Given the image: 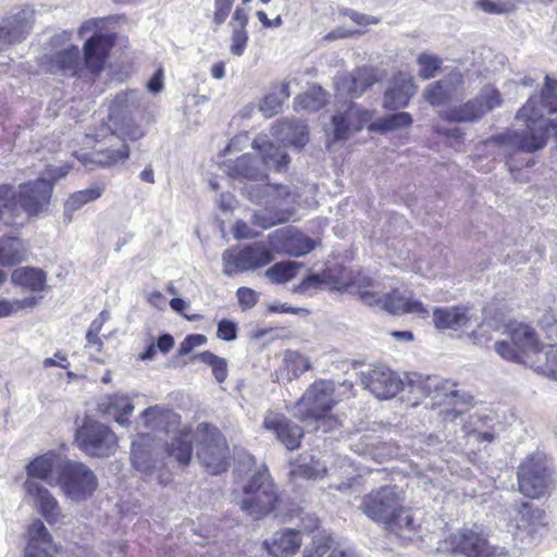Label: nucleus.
I'll return each mask as SVG.
<instances>
[{"label":"nucleus","mask_w":557,"mask_h":557,"mask_svg":"<svg viewBox=\"0 0 557 557\" xmlns=\"http://www.w3.org/2000/svg\"><path fill=\"white\" fill-rule=\"evenodd\" d=\"M557 79L545 76L541 89L530 96L516 114L525 129L513 132L511 144L521 151L533 152L542 149L549 135L557 136Z\"/></svg>","instance_id":"obj_1"},{"label":"nucleus","mask_w":557,"mask_h":557,"mask_svg":"<svg viewBox=\"0 0 557 557\" xmlns=\"http://www.w3.org/2000/svg\"><path fill=\"white\" fill-rule=\"evenodd\" d=\"M196 446L199 462L212 474L224 472L228 467V447L225 437L215 428L207 423L199 424L191 433L181 431L168 447L169 456L180 465L187 466L193 455L191 443Z\"/></svg>","instance_id":"obj_2"},{"label":"nucleus","mask_w":557,"mask_h":557,"mask_svg":"<svg viewBox=\"0 0 557 557\" xmlns=\"http://www.w3.org/2000/svg\"><path fill=\"white\" fill-rule=\"evenodd\" d=\"M416 387L425 397H431L433 405L451 407L443 411L445 421L455 422L462 418L465 410L472 401V397L460 394L455 384L444 382L437 376H428L417 383ZM463 420V419H461ZM487 419L480 414H470L462 425L465 436L474 442H493L495 434L486 425Z\"/></svg>","instance_id":"obj_3"},{"label":"nucleus","mask_w":557,"mask_h":557,"mask_svg":"<svg viewBox=\"0 0 557 557\" xmlns=\"http://www.w3.org/2000/svg\"><path fill=\"white\" fill-rule=\"evenodd\" d=\"M113 42L112 35L95 33L84 45V59L77 46H70L46 57L48 70L53 74L75 76L86 66L91 73H99Z\"/></svg>","instance_id":"obj_4"},{"label":"nucleus","mask_w":557,"mask_h":557,"mask_svg":"<svg viewBox=\"0 0 557 557\" xmlns=\"http://www.w3.org/2000/svg\"><path fill=\"white\" fill-rule=\"evenodd\" d=\"M500 520L510 529L515 545L508 549L523 550L535 547L547 532L546 512L528 502H515L504 509Z\"/></svg>","instance_id":"obj_5"},{"label":"nucleus","mask_w":557,"mask_h":557,"mask_svg":"<svg viewBox=\"0 0 557 557\" xmlns=\"http://www.w3.org/2000/svg\"><path fill=\"white\" fill-rule=\"evenodd\" d=\"M350 293L370 307H376L392 314L417 313L428 315V310L419 300L405 299L397 290L382 293L379 284L369 276L359 275L349 284Z\"/></svg>","instance_id":"obj_6"},{"label":"nucleus","mask_w":557,"mask_h":557,"mask_svg":"<svg viewBox=\"0 0 557 557\" xmlns=\"http://www.w3.org/2000/svg\"><path fill=\"white\" fill-rule=\"evenodd\" d=\"M251 146L255 150L259 151L260 158L250 154L239 157L230 166L231 176L255 181L267 176L264 168L273 169L277 172H283L287 169L290 161L288 154L264 137H257Z\"/></svg>","instance_id":"obj_7"},{"label":"nucleus","mask_w":557,"mask_h":557,"mask_svg":"<svg viewBox=\"0 0 557 557\" xmlns=\"http://www.w3.org/2000/svg\"><path fill=\"white\" fill-rule=\"evenodd\" d=\"M278 500L276 486L264 465L256 467L244 486L240 507L249 516L260 519L272 512Z\"/></svg>","instance_id":"obj_8"},{"label":"nucleus","mask_w":557,"mask_h":557,"mask_svg":"<svg viewBox=\"0 0 557 557\" xmlns=\"http://www.w3.org/2000/svg\"><path fill=\"white\" fill-rule=\"evenodd\" d=\"M447 549L462 557H518L519 549L493 545L487 534L478 527L462 528L445 540Z\"/></svg>","instance_id":"obj_9"},{"label":"nucleus","mask_w":557,"mask_h":557,"mask_svg":"<svg viewBox=\"0 0 557 557\" xmlns=\"http://www.w3.org/2000/svg\"><path fill=\"white\" fill-rule=\"evenodd\" d=\"M334 405L333 385L320 380L312 383L294 405L293 414L302 422L323 423L334 421L329 414Z\"/></svg>","instance_id":"obj_10"},{"label":"nucleus","mask_w":557,"mask_h":557,"mask_svg":"<svg viewBox=\"0 0 557 557\" xmlns=\"http://www.w3.org/2000/svg\"><path fill=\"white\" fill-rule=\"evenodd\" d=\"M517 478L519 491L532 499L549 495L555 486L553 470L541 454L527 457L518 468Z\"/></svg>","instance_id":"obj_11"},{"label":"nucleus","mask_w":557,"mask_h":557,"mask_svg":"<svg viewBox=\"0 0 557 557\" xmlns=\"http://www.w3.org/2000/svg\"><path fill=\"white\" fill-rule=\"evenodd\" d=\"M55 485L60 486L66 498L78 503L92 496L98 487V479L85 463L64 460L58 468Z\"/></svg>","instance_id":"obj_12"},{"label":"nucleus","mask_w":557,"mask_h":557,"mask_svg":"<svg viewBox=\"0 0 557 557\" xmlns=\"http://www.w3.org/2000/svg\"><path fill=\"white\" fill-rule=\"evenodd\" d=\"M143 94L137 90L119 92L109 107V119L121 134L132 141L144 137L145 132L134 124L135 115L143 108Z\"/></svg>","instance_id":"obj_13"},{"label":"nucleus","mask_w":557,"mask_h":557,"mask_svg":"<svg viewBox=\"0 0 557 557\" xmlns=\"http://www.w3.org/2000/svg\"><path fill=\"white\" fill-rule=\"evenodd\" d=\"M75 442L86 455L97 458L113 455L117 447V438L113 431L91 419L85 420L77 429Z\"/></svg>","instance_id":"obj_14"},{"label":"nucleus","mask_w":557,"mask_h":557,"mask_svg":"<svg viewBox=\"0 0 557 557\" xmlns=\"http://www.w3.org/2000/svg\"><path fill=\"white\" fill-rule=\"evenodd\" d=\"M500 104L502 96L499 91L493 86H485L475 98L442 111L441 117L448 122L471 123L482 119Z\"/></svg>","instance_id":"obj_15"},{"label":"nucleus","mask_w":557,"mask_h":557,"mask_svg":"<svg viewBox=\"0 0 557 557\" xmlns=\"http://www.w3.org/2000/svg\"><path fill=\"white\" fill-rule=\"evenodd\" d=\"M274 252L264 243H253L242 249H227L222 255L223 273L233 276L239 272L256 270L269 264Z\"/></svg>","instance_id":"obj_16"},{"label":"nucleus","mask_w":557,"mask_h":557,"mask_svg":"<svg viewBox=\"0 0 557 557\" xmlns=\"http://www.w3.org/2000/svg\"><path fill=\"white\" fill-rule=\"evenodd\" d=\"M540 346L535 331L520 323L509 330V341L495 343V351L505 360L524 364Z\"/></svg>","instance_id":"obj_17"},{"label":"nucleus","mask_w":557,"mask_h":557,"mask_svg":"<svg viewBox=\"0 0 557 557\" xmlns=\"http://www.w3.org/2000/svg\"><path fill=\"white\" fill-rule=\"evenodd\" d=\"M35 23V10L27 4L12 8L0 22V50L26 39Z\"/></svg>","instance_id":"obj_18"},{"label":"nucleus","mask_w":557,"mask_h":557,"mask_svg":"<svg viewBox=\"0 0 557 557\" xmlns=\"http://www.w3.org/2000/svg\"><path fill=\"white\" fill-rule=\"evenodd\" d=\"M52 190L53 183L47 178H38L21 184L17 194L12 189L15 198L11 202L9 213L14 216V210L17 203L28 215H37L46 211L50 203Z\"/></svg>","instance_id":"obj_19"},{"label":"nucleus","mask_w":557,"mask_h":557,"mask_svg":"<svg viewBox=\"0 0 557 557\" xmlns=\"http://www.w3.org/2000/svg\"><path fill=\"white\" fill-rule=\"evenodd\" d=\"M401 498L395 486H382L366 494L359 505L363 515L374 522L385 524L399 510Z\"/></svg>","instance_id":"obj_20"},{"label":"nucleus","mask_w":557,"mask_h":557,"mask_svg":"<svg viewBox=\"0 0 557 557\" xmlns=\"http://www.w3.org/2000/svg\"><path fill=\"white\" fill-rule=\"evenodd\" d=\"M268 239L274 252L286 253L292 257L305 256L315 247V240L290 227L275 230L269 235Z\"/></svg>","instance_id":"obj_21"},{"label":"nucleus","mask_w":557,"mask_h":557,"mask_svg":"<svg viewBox=\"0 0 557 557\" xmlns=\"http://www.w3.org/2000/svg\"><path fill=\"white\" fill-rule=\"evenodd\" d=\"M373 117V112L352 102H345L333 116L335 139H347L360 131Z\"/></svg>","instance_id":"obj_22"},{"label":"nucleus","mask_w":557,"mask_h":557,"mask_svg":"<svg viewBox=\"0 0 557 557\" xmlns=\"http://www.w3.org/2000/svg\"><path fill=\"white\" fill-rule=\"evenodd\" d=\"M379 81L373 67H358L350 73L338 74L334 78L337 97L358 98Z\"/></svg>","instance_id":"obj_23"},{"label":"nucleus","mask_w":557,"mask_h":557,"mask_svg":"<svg viewBox=\"0 0 557 557\" xmlns=\"http://www.w3.org/2000/svg\"><path fill=\"white\" fill-rule=\"evenodd\" d=\"M462 95L463 75L460 72H451L444 78L429 84L422 92L424 100L433 107L443 106Z\"/></svg>","instance_id":"obj_24"},{"label":"nucleus","mask_w":557,"mask_h":557,"mask_svg":"<svg viewBox=\"0 0 557 557\" xmlns=\"http://www.w3.org/2000/svg\"><path fill=\"white\" fill-rule=\"evenodd\" d=\"M362 382L373 395L381 399L392 398L403 388L399 376L384 366L370 369L363 374Z\"/></svg>","instance_id":"obj_25"},{"label":"nucleus","mask_w":557,"mask_h":557,"mask_svg":"<svg viewBox=\"0 0 557 557\" xmlns=\"http://www.w3.org/2000/svg\"><path fill=\"white\" fill-rule=\"evenodd\" d=\"M263 426L276 434L277 440L289 450L299 447L302 438V429L288 420L284 414L268 411L263 419Z\"/></svg>","instance_id":"obj_26"},{"label":"nucleus","mask_w":557,"mask_h":557,"mask_svg":"<svg viewBox=\"0 0 557 557\" xmlns=\"http://www.w3.org/2000/svg\"><path fill=\"white\" fill-rule=\"evenodd\" d=\"M25 492L30 497L48 523L53 524L60 521L62 515L55 497L39 482L27 479L24 483Z\"/></svg>","instance_id":"obj_27"},{"label":"nucleus","mask_w":557,"mask_h":557,"mask_svg":"<svg viewBox=\"0 0 557 557\" xmlns=\"http://www.w3.org/2000/svg\"><path fill=\"white\" fill-rule=\"evenodd\" d=\"M244 194L256 205L274 208L281 206L293 193L288 186L277 184L256 185L248 184L244 187Z\"/></svg>","instance_id":"obj_28"},{"label":"nucleus","mask_w":557,"mask_h":557,"mask_svg":"<svg viewBox=\"0 0 557 557\" xmlns=\"http://www.w3.org/2000/svg\"><path fill=\"white\" fill-rule=\"evenodd\" d=\"M416 91L413 78L408 74L399 73L391 81L384 94L383 106L388 110L405 108Z\"/></svg>","instance_id":"obj_29"},{"label":"nucleus","mask_w":557,"mask_h":557,"mask_svg":"<svg viewBox=\"0 0 557 557\" xmlns=\"http://www.w3.org/2000/svg\"><path fill=\"white\" fill-rule=\"evenodd\" d=\"M132 463L134 468L147 475H151L158 468L156 445L149 434H139L132 443Z\"/></svg>","instance_id":"obj_30"},{"label":"nucleus","mask_w":557,"mask_h":557,"mask_svg":"<svg viewBox=\"0 0 557 557\" xmlns=\"http://www.w3.org/2000/svg\"><path fill=\"white\" fill-rule=\"evenodd\" d=\"M26 557H53L57 546L47 528L40 520H35L28 528Z\"/></svg>","instance_id":"obj_31"},{"label":"nucleus","mask_w":557,"mask_h":557,"mask_svg":"<svg viewBox=\"0 0 557 557\" xmlns=\"http://www.w3.org/2000/svg\"><path fill=\"white\" fill-rule=\"evenodd\" d=\"M473 315L467 307H438L434 309L433 322L440 330H460L471 325Z\"/></svg>","instance_id":"obj_32"},{"label":"nucleus","mask_w":557,"mask_h":557,"mask_svg":"<svg viewBox=\"0 0 557 557\" xmlns=\"http://www.w3.org/2000/svg\"><path fill=\"white\" fill-rule=\"evenodd\" d=\"M300 544V533L293 529L278 530L263 542L264 548L273 557H292L297 553Z\"/></svg>","instance_id":"obj_33"},{"label":"nucleus","mask_w":557,"mask_h":557,"mask_svg":"<svg viewBox=\"0 0 557 557\" xmlns=\"http://www.w3.org/2000/svg\"><path fill=\"white\" fill-rule=\"evenodd\" d=\"M98 410L108 417H112L119 424L128 425V417L134 411V405L127 395L112 394L100 398Z\"/></svg>","instance_id":"obj_34"},{"label":"nucleus","mask_w":557,"mask_h":557,"mask_svg":"<svg viewBox=\"0 0 557 557\" xmlns=\"http://www.w3.org/2000/svg\"><path fill=\"white\" fill-rule=\"evenodd\" d=\"M524 366L539 374L557 380V346H540L532 357L525 360Z\"/></svg>","instance_id":"obj_35"},{"label":"nucleus","mask_w":557,"mask_h":557,"mask_svg":"<svg viewBox=\"0 0 557 557\" xmlns=\"http://www.w3.org/2000/svg\"><path fill=\"white\" fill-rule=\"evenodd\" d=\"M61 465L62 462L59 461L58 456L53 451H48L35 458L27 466V474L30 478L46 481L50 485H55L58 475H54L53 472L58 473V468Z\"/></svg>","instance_id":"obj_36"},{"label":"nucleus","mask_w":557,"mask_h":557,"mask_svg":"<svg viewBox=\"0 0 557 557\" xmlns=\"http://www.w3.org/2000/svg\"><path fill=\"white\" fill-rule=\"evenodd\" d=\"M384 528L403 540L410 539L416 530V521L411 510L405 508L400 503L399 510H395Z\"/></svg>","instance_id":"obj_37"},{"label":"nucleus","mask_w":557,"mask_h":557,"mask_svg":"<svg viewBox=\"0 0 557 557\" xmlns=\"http://www.w3.org/2000/svg\"><path fill=\"white\" fill-rule=\"evenodd\" d=\"M103 193V188L95 185L84 190L72 194L64 203V223H71L73 214L90 201L98 199Z\"/></svg>","instance_id":"obj_38"},{"label":"nucleus","mask_w":557,"mask_h":557,"mask_svg":"<svg viewBox=\"0 0 557 557\" xmlns=\"http://www.w3.org/2000/svg\"><path fill=\"white\" fill-rule=\"evenodd\" d=\"M282 143L297 148H301L307 143V126L301 122L284 121L276 131Z\"/></svg>","instance_id":"obj_39"},{"label":"nucleus","mask_w":557,"mask_h":557,"mask_svg":"<svg viewBox=\"0 0 557 557\" xmlns=\"http://www.w3.org/2000/svg\"><path fill=\"white\" fill-rule=\"evenodd\" d=\"M310 368V361L307 357L295 350H287L284 354L283 364L280 373L288 382L298 377Z\"/></svg>","instance_id":"obj_40"},{"label":"nucleus","mask_w":557,"mask_h":557,"mask_svg":"<svg viewBox=\"0 0 557 557\" xmlns=\"http://www.w3.org/2000/svg\"><path fill=\"white\" fill-rule=\"evenodd\" d=\"M12 282L34 292L42 290L46 284V273L35 268H18L12 273Z\"/></svg>","instance_id":"obj_41"},{"label":"nucleus","mask_w":557,"mask_h":557,"mask_svg":"<svg viewBox=\"0 0 557 557\" xmlns=\"http://www.w3.org/2000/svg\"><path fill=\"white\" fill-rule=\"evenodd\" d=\"M412 124V117L407 112H398L372 122L368 129L376 133H387L408 127Z\"/></svg>","instance_id":"obj_42"},{"label":"nucleus","mask_w":557,"mask_h":557,"mask_svg":"<svg viewBox=\"0 0 557 557\" xmlns=\"http://www.w3.org/2000/svg\"><path fill=\"white\" fill-rule=\"evenodd\" d=\"M25 259V247L16 238H8L0 243V264L3 267L13 265Z\"/></svg>","instance_id":"obj_43"},{"label":"nucleus","mask_w":557,"mask_h":557,"mask_svg":"<svg viewBox=\"0 0 557 557\" xmlns=\"http://www.w3.org/2000/svg\"><path fill=\"white\" fill-rule=\"evenodd\" d=\"M325 103L326 92L321 87H312L309 91L295 98L294 107L296 111H318L323 108Z\"/></svg>","instance_id":"obj_44"},{"label":"nucleus","mask_w":557,"mask_h":557,"mask_svg":"<svg viewBox=\"0 0 557 557\" xmlns=\"http://www.w3.org/2000/svg\"><path fill=\"white\" fill-rule=\"evenodd\" d=\"M140 418L144 425L152 430H160L164 423H175L177 420V416L174 412L159 406L147 408L143 411Z\"/></svg>","instance_id":"obj_45"},{"label":"nucleus","mask_w":557,"mask_h":557,"mask_svg":"<svg viewBox=\"0 0 557 557\" xmlns=\"http://www.w3.org/2000/svg\"><path fill=\"white\" fill-rule=\"evenodd\" d=\"M129 156V149L125 143H122L117 148L113 145L107 149L98 150L92 153V162L102 166H112L124 161Z\"/></svg>","instance_id":"obj_46"},{"label":"nucleus","mask_w":557,"mask_h":557,"mask_svg":"<svg viewBox=\"0 0 557 557\" xmlns=\"http://www.w3.org/2000/svg\"><path fill=\"white\" fill-rule=\"evenodd\" d=\"M301 263L295 261H282L277 262L265 271V276L272 283H286L293 280Z\"/></svg>","instance_id":"obj_47"},{"label":"nucleus","mask_w":557,"mask_h":557,"mask_svg":"<svg viewBox=\"0 0 557 557\" xmlns=\"http://www.w3.org/2000/svg\"><path fill=\"white\" fill-rule=\"evenodd\" d=\"M417 63L419 65V77L426 81L436 75L442 66L443 60L436 54L424 52L418 57Z\"/></svg>","instance_id":"obj_48"},{"label":"nucleus","mask_w":557,"mask_h":557,"mask_svg":"<svg viewBox=\"0 0 557 557\" xmlns=\"http://www.w3.org/2000/svg\"><path fill=\"white\" fill-rule=\"evenodd\" d=\"M15 195L12 193V187L9 185H0V225H9L14 222V218L9 213L11 202L14 200Z\"/></svg>","instance_id":"obj_49"},{"label":"nucleus","mask_w":557,"mask_h":557,"mask_svg":"<svg viewBox=\"0 0 557 557\" xmlns=\"http://www.w3.org/2000/svg\"><path fill=\"white\" fill-rule=\"evenodd\" d=\"M329 542L327 536L315 534L312 543L305 548L302 557H323L329 549Z\"/></svg>","instance_id":"obj_50"},{"label":"nucleus","mask_w":557,"mask_h":557,"mask_svg":"<svg viewBox=\"0 0 557 557\" xmlns=\"http://www.w3.org/2000/svg\"><path fill=\"white\" fill-rule=\"evenodd\" d=\"M281 108L282 99L275 94L267 95L260 103V111L267 117L277 114Z\"/></svg>","instance_id":"obj_51"},{"label":"nucleus","mask_w":557,"mask_h":557,"mask_svg":"<svg viewBox=\"0 0 557 557\" xmlns=\"http://www.w3.org/2000/svg\"><path fill=\"white\" fill-rule=\"evenodd\" d=\"M478 7L491 14H504L508 12H512L516 8L513 4L509 2H493L491 0H480Z\"/></svg>","instance_id":"obj_52"},{"label":"nucleus","mask_w":557,"mask_h":557,"mask_svg":"<svg viewBox=\"0 0 557 557\" xmlns=\"http://www.w3.org/2000/svg\"><path fill=\"white\" fill-rule=\"evenodd\" d=\"M248 41L246 29L233 28L231 52L234 55L240 57L244 53Z\"/></svg>","instance_id":"obj_53"},{"label":"nucleus","mask_w":557,"mask_h":557,"mask_svg":"<svg viewBox=\"0 0 557 557\" xmlns=\"http://www.w3.org/2000/svg\"><path fill=\"white\" fill-rule=\"evenodd\" d=\"M207 343V337L202 334H191L184 338L180 344L178 354L181 356L189 354L194 348Z\"/></svg>","instance_id":"obj_54"},{"label":"nucleus","mask_w":557,"mask_h":557,"mask_svg":"<svg viewBox=\"0 0 557 557\" xmlns=\"http://www.w3.org/2000/svg\"><path fill=\"white\" fill-rule=\"evenodd\" d=\"M216 336L223 341L231 342L237 337V325L230 320H221L218 324Z\"/></svg>","instance_id":"obj_55"},{"label":"nucleus","mask_w":557,"mask_h":557,"mask_svg":"<svg viewBox=\"0 0 557 557\" xmlns=\"http://www.w3.org/2000/svg\"><path fill=\"white\" fill-rule=\"evenodd\" d=\"M233 3L234 0H214L215 11L213 21L218 26L225 22L233 7Z\"/></svg>","instance_id":"obj_56"},{"label":"nucleus","mask_w":557,"mask_h":557,"mask_svg":"<svg viewBox=\"0 0 557 557\" xmlns=\"http://www.w3.org/2000/svg\"><path fill=\"white\" fill-rule=\"evenodd\" d=\"M236 296L240 306L246 309L252 308L259 299L258 293L248 287H239Z\"/></svg>","instance_id":"obj_57"},{"label":"nucleus","mask_w":557,"mask_h":557,"mask_svg":"<svg viewBox=\"0 0 557 557\" xmlns=\"http://www.w3.org/2000/svg\"><path fill=\"white\" fill-rule=\"evenodd\" d=\"M323 283L324 281L318 274H313L304 278L300 284L295 286L294 292L299 294H307L311 290L319 289Z\"/></svg>","instance_id":"obj_58"},{"label":"nucleus","mask_w":557,"mask_h":557,"mask_svg":"<svg viewBox=\"0 0 557 557\" xmlns=\"http://www.w3.org/2000/svg\"><path fill=\"white\" fill-rule=\"evenodd\" d=\"M233 234L236 238H255L260 233L255 231L248 223L237 221L233 226Z\"/></svg>","instance_id":"obj_59"},{"label":"nucleus","mask_w":557,"mask_h":557,"mask_svg":"<svg viewBox=\"0 0 557 557\" xmlns=\"http://www.w3.org/2000/svg\"><path fill=\"white\" fill-rule=\"evenodd\" d=\"M343 14L348 16L352 22H355L358 25H372L379 23L377 18L359 13L350 9H346L345 11H343Z\"/></svg>","instance_id":"obj_60"},{"label":"nucleus","mask_w":557,"mask_h":557,"mask_svg":"<svg viewBox=\"0 0 557 557\" xmlns=\"http://www.w3.org/2000/svg\"><path fill=\"white\" fill-rule=\"evenodd\" d=\"M212 373L218 383H223L227 377V362L224 358L218 357L212 363Z\"/></svg>","instance_id":"obj_61"},{"label":"nucleus","mask_w":557,"mask_h":557,"mask_svg":"<svg viewBox=\"0 0 557 557\" xmlns=\"http://www.w3.org/2000/svg\"><path fill=\"white\" fill-rule=\"evenodd\" d=\"M9 305H11V315H13L25 308H32V307L36 306L37 299H36V297H26L24 299H14V300H9Z\"/></svg>","instance_id":"obj_62"},{"label":"nucleus","mask_w":557,"mask_h":557,"mask_svg":"<svg viewBox=\"0 0 557 557\" xmlns=\"http://www.w3.org/2000/svg\"><path fill=\"white\" fill-rule=\"evenodd\" d=\"M247 22H248L247 12L245 11V9L237 7L233 14L232 21L230 23L232 28L245 29Z\"/></svg>","instance_id":"obj_63"},{"label":"nucleus","mask_w":557,"mask_h":557,"mask_svg":"<svg viewBox=\"0 0 557 557\" xmlns=\"http://www.w3.org/2000/svg\"><path fill=\"white\" fill-rule=\"evenodd\" d=\"M42 364L45 368L59 367L62 369H66V368H69L70 362L64 354L58 351L54 354L53 358H46L42 361Z\"/></svg>","instance_id":"obj_64"}]
</instances>
